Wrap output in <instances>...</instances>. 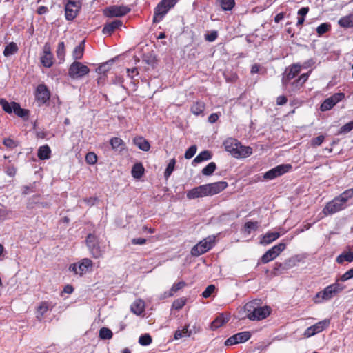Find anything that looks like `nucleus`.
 I'll list each match as a JSON object with an SVG mask.
<instances>
[{
  "label": "nucleus",
  "instance_id": "obj_6",
  "mask_svg": "<svg viewBox=\"0 0 353 353\" xmlns=\"http://www.w3.org/2000/svg\"><path fill=\"white\" fill-rule=\"evenodd\" d=\"M299 261L300 260L298 259V256H296L285 260L283 263L276 262L274 264L272 273L274 276L281 274L296 266Z\"/></svg>",
  "mask_w": 353,
  "mask_h": 353
},
{
  "label": "nucleus",
  "instance_id": "obj_8",
  "mask_svg": "<svg viewBox=\"0 0 353 353\" xmlns=\"http://www.w3.org/2000/svg\"><path fill=\"white\" fill-rule=\"evenodd\" d=\"M214 243V238L208 237L201 241L191 249V254L193 256H199L212 248Z\"/></svg>",
  "mask_w": 353,
  "mask_h": 353
},
{
  "label": "nucleus",
  "instance_id": "obj_1",
  "mask_svg": "<svg viewBox=\"0 0 353 353\" xmlns=\"http://www.w3.org/2000/svg\"><path fill=\"white\" fill-rule=\"evenodd\" d=\"M337 279L335 283L327 285L323 290L318 292L313 297L312 301L315 304H320L324 301H329L341 293L345 285L339 283Z\"/></svg>",
  "mask_w": 353,
  "mask_h": 353
},
{
  "label": "nucleus",
  "instance_id": "obj_25",
  "mask_svg": "<svg viewBox=\"0 0 353 353\" xmlns=\"http://www.w3.org/2000/svg\"><path fill=\"white\" fill-rule=\"evenodd\" d=\"M133 143L135 145H137L140 150L148 152L150 149V143L144 139L143 137H137L133 139Z\"/></svg>",
  "mask_w": 353,
  "mask_h": 353
},
{
  "label": "nucleus",
  "instance_id": "obj_42",
  "mask_svg": "<svg viewBox=\"0 0 353 353\" xmlns=\"http://www.w3.org/2000/svg\"><path fill=\"white\" fill-rule=\"evenodd\" d=\"M216 169V165L214 162L209 163L204 168H203L201 172L205 176H210Z\"/></svg>",
  "mask_w": 353,
  "mask_h": 353
},
{
  "label": "nucleus",
  "instance_id": "obj_55",
  "mask_svg": "<svg viewBox=\"0 0 353 353\" xmlns=\"http://www.w3.org/2000/svg\"><path fill=\"white\" fill-rule=\"evenodd\" d=\"M49 310V304L46 301H43L41 303L40 305L37 308V312L41 316H43L47 311Z\"/></svg>",
  "mask_w": 353,
  "mask_h": 353
},
{
  "label": "nucleus",
  "instance_id": "obj_45",
  "mask_svg": "<svg viewBox=\"0 0 353 353\" xmlns=\"http://www.w3.org/2000/svg\"><path fill=\"white\" fill-rule=\"evenodd\" d=\"M0 105H1L3 111H5L8 114H11L12 112V102L9 103L5 99H0Z\"/></svg>",
  "mask_w": 353,
  "mask_h": 353
},
{
  "label": "nucleus",
  "instance_id": "obj_34",
  "mask_svg": "<svg viewBox=\"0 0 353 353\" xmlns=\"http://www.w3.org/2000/svg\"><path fill=\"white\" fill-rule=\"evenodd\" d=\"M212 154L209 150H204L201 152L193 160L192 164L199 163L204 161H208L212 159Z\"/></svg>",
  "mask_w": 353,
  "mask_h": 353
},
{
  "label": "nucleus",
  "instance_id": "obj_13",
  "mask_svg": "<svg viewBox=\"0 0 353 353\" xmlns=\"http://www.w3.org/2000/svg\"><path fill=\"white\" fill-rule=\"evenodd\" d=\"M344 99L345 94L343 92L335 93L323 101L320 106V110L322 112L330 110L336 103Z\"/></svg>",
  "mask_w": 353,
  "mask_h": 353
},
{
  "label": "nucleus",
  "instance_id": "obj_22",
  "mask_svg": "<svg viewBox=\"0 0 353 353\" xmlns=\"http://www.w3.org/2000/svg\"><path fill=\"white\" fill-rule=\"evenodd\" d=\"M51 149L47 144L40 146L37 150V157L40 160H48L51 157Z\"/></svg>",
  "mask_w": 353,
  "mask_h": 353
},
{
  "label": "nucleus",
  "instance_id": "obj_47",
  "mask_svg": "<svg viewBox=\"0 0 353 353\" xmlns=\"http://www.w3.org/2000/svg\"><path fill=\"white\" fill-rule=\"evenodd\" d=\"M220 5L224 10H231L234 5V0H220Z\"/></svg>",
  "mask_w": 353,
  "mask_h": 353
},
{
  "label": "nucleus",
  "instance_id": "obj_26",
  "mask_svg": "<svg viewBox=\"0 0 353 353\" xmlns=\"http://www.w3.org/2000/svg\"><path fill=\"white\" fill-rule=\"evenodd\" d=\"M93 266V263L92 260L88 258H84L81 261L78 263V268L79 270V274L83 275L89 269H91Z\"/></svg>",
  "mask_w": 353,
  "mask_h": 353
},
{
  "label": "nucleus",
  "instance_id": "obj_30",
  "mask_svg": "<svg viewBox=\"0 0 353 353\" xmlns=\"http://www.w3.org/2000/svg\"><path fill=\"white\" fill-rule=\"evenodd\" d=\"M85 40H83L74 48L72 57L75 61L82 59L85 50Z\"/></svg>",
  "mask_w": 353,
  "mask_h": 353
},
{
  "label": "nucleus",
  "instance_id": "obj_50",
  "mask_svg": "<svg viewBox=\"0 0 353 353\" xmlns=\"http://www.w3.org/2000/svg\"><path fill=\"white\" fill-rule=\"evenodd\" d=\"M353 130V121H351L346 124L341 126L339 130L338 134H347Z\"/></svg>",
  "mask_w": 353,
  "mask_h": 353
},
{
  "label": "nucleus",
  "instance_id": "obj_41",
  "mask_svg": "<svg viewBox=\"0 0 353 353\" xmlns=\"http://www.w3.org/2000/svg\"><path fill=\"white\" fill-rule=\"evenodd\" d=\"M353 196V188H350L343 192L337 197L344 203Z\"/></svg>",
  "mask_w": 353,
  "mask_h": 353
},
{
  "label": "nucleus",
  "instance_id": "obj_56",
  "mask_svg": "<svg viewBox=\"0 0 353 353\" xmlns=\"http://www.w3.org/2000/svg\"><path fill=\"white\" fill-rule=\"evenodd\" d=\"M218 37V32L216 30H212L210 32H208L205 34V39L206 41L209 42H213Z\"/></svg>",
  "mask_w": 353,
  "mask_h": 353
},
{
  "label": "nucleus",
  "instance_id": "obj_43",
  "mask_svg": "<svg viewBox=\"0 0 353 353\" xmlns=\"http://www.w3.org/2000/svg\"><path fill=\"white\" fill-rule=\"evenodd\" d=\"M186 285V283L184 281H179L178 283H175L172 286L167 296H172L174 295L179 290L183 288Z\"/></svg>",
  "mask_w": 353,
  "mask_h": 353
},
{
  "label": "nucleus",
  "instance_id": "obj_17",
  "mask_svg": "<svg viewBox=\"0 0 353 353\" xmlns=\"http://www.w3.org/2000/svg\"><path fill=\"white\" fill-rule=\"evenodd\" d=\"M250 337L251 334L250 332L244 331L239 332L227 339L224 344L226 346H231L236 344L245 343L248 341Z\"/></svg>",
  "mask_w": 353,
  "mask_h": 353
},
{
  "label": "nucleus",
  "instance_id": "obj_64",
  "mask_svg": "<svg viewBox=\"0 0 353 353\" xmlns=\"http://www.w3.org/2000/svg\"><path fill=\"white\" fill-rule=\"evenodd\" d=\"M17 169L14 166L10 165L6 168V173L10 176H14L16 174Z\"/></svg>",
  "mask_w": 353,
  "mask_h": 353
},
{
  "label": "nucleus",
  "instance_id": "obj_32",
  "mask_svg": "<svg viewBox=\"0 0 353 353\" xmlns=\"http://www.w3.org/2000/svg\"><path fill=\"white\" fill-rule=\"evenodd\" d=\"M145 303L141 300L135 301L130 307L131 311L136 315H141L144 312Z\"/></svg>",
  "mask_w": 353,
  "mask_h": 353
},
{
  "label": "nucleus",
  "instance_id": "obj_35",
  "mask_svg": "<svg viewBox=\"0 0 353 353\" xmlns=\"http://www.w3.org/2000/svg\"><path fill=\"white\" fill-rule=\"evenodd\" d=\"M277 257L276 254L274 253V251L270 248L267 252H265L263 256L261 257L259 261L263 264L268 263L270 261H273Z\"/></svg>",
  "mask_w": 353,
  "mask_h": 353
},
{
  "label": "nucleus",
  "instance_id": "obj_29",
  "mask_svg": "<svg viewBox=\"0 0 353 353\" xmlns=\"http://www.w3.org/2000/svg\"><path fill=\"white\" fill-rule=\"evenodd\" d=\"M110 144L112 150L122 152L125 149V143L119 137H113L110 140Z\"/></svg>",
  "mask_w": 353,
  "mask_h": 353
},
{
  "label": "nucleus",
  "instance_id": "obj_37",
  "mask_svg": "<svg viewBox=\"0 0 353 353\" xmlns=\"http://www.w3.org/2000/svg\"><path fill=\"white\" fill-rule=\"evenodd\" d=\"M18 50L17 45L14 42H10L6 46L3 53L5 57H8L17 52Z\"/></svg>",
  "mask_w": 353,
  "mask_h": 353
},
{
  "label": "nucleus",
  "instance_id": "obj_16",
  "mask_svg": "<svg viewBox=\"0 0 353 353\" xmlns=\"http://www.w3.org/2000/svg\"><path fill=\"white\" fill-rule=\"evenodd\" d=\"M346 207L345 203L342 202L337 196L328 202L323 210L325 214H332L339 212Z\"/></svg>",
  "mask_w": 353,
  "mask_h": 353
},
{
  "label": "nucleus",
  "instance_id": "obj_15",
  "mask_svg": "<svg viewBox=\"0 0 353 353\" xmlns=\"http://www.w3.org/2000/svg\"><path fill=\"white\" fill-rule=\"evenodd\" d=\"M330 324V320L327 319L319 321L316 324L307 327L304 332V336L311 337L327 328Z\"/></svg>",
  "mask_w": 353,
  "mask_h": 353
},
{
  "label": "nucleus",
  "instance_id": "obj_38",
  "mask_svg": "<svg viewBox=\"0 0 353 353\" xmlns=\"http://www.w3.org/2000/svg\"><path fill=\"white\" fill-rule=\"evenodd\" d=\"M114 63V60L111 59L105 63H101L97 69L96 72H98L99 74H105L107 72H108L110 70V68L112 65Z\"/></svg>",
  "mask_w": 353,
  "mask_h": 353
},
{
  "label": "nucleus",
  "instance_id": "obj_7",
  "mask_svg": "<svg viewBox=\"0 0 353 353\" xmlns=\"http://www.w3.org/2000/svg\"><path fill=\"white\" fill-rule=\"evenodd\" d=\"M130 10V8L127 6L113 5L104 8L103 13L109 18L121 17L127 14Z\"/></svg>",
  "mask_w": 353,
  "mask_h": 353
},
{
  "label": "nucleus",
  "instance_id": "obj_33",
  "mask_svg": "<svg viewBox=\"0 0 353 353\" xmlns=\"http://www.w3.org/2000/svg\"><path fill=\"white\" fill-rule=\"evenodd\" d=\"M145 168L141 163H136L132 168L131 174L134 179H140L144 174Z\"/></svg>",
  "mask_w": 353,
  "mask_h": 353
},
{
  "label": "nucleus",
  "instance_id": "obj_39",
  "mask_svg": "<svg viewBox=\"0 0 353 353\" xmlns=\"http://www.w3.org/2000/svg\"><path fill=\"white\" fill-rule=\"evenodd\" d=\"M57 58L63 61L65 59V43L63 41H60L58 43L57 49L56 51Z\"/></svg>",
  "mask_w": 353,
  "mask_h": 353
},
{
  "label": "nucleus",
  "instance_id": "obj_28",
  "mask_svg": "<svg viewBox=\"0 0 353 353\" xmlns=\"http://www.w3.org/2000/svg\"><path fill=\"white\" fill-rule=\"evenodd\" d=\"M237 152H239L241 156L234 157V158H246L250 157L252 154V148L250 146L243 145L239 141L238 144Z\"/></svg>",
  "mask_w": 353,
  "mask_h": 353
},
{
  "label": "nucleus",
  "instance_id": "obj_18",
  "mask_svg": "<svg viewBox=\"0 0 353 353\" xmlns=\"http://www.w3.org/2000/svg\"><path fill=\"white\" fill-rule=\"evenodd\" d=\"M54 57L51 52V47L48 43H45L43 48V53L40 57V61L45 68H50L54 63Z\"/></svg>",
  "mask_w": 353,
  "mask_h": 353
},
{
  "label": "nucleus",
  "instance_id": "obj_48",
  "mask_svg": "<svg viewBox=\"0 0 353 353\" xmlns=\"http://www.w3.org/2000/svg\"><path fill=\"white\" fill-rule=\"evenodd\" d=\"M152 341V339L149 334H142L139 339V343L143 346L149 345Z\"/></svg>",
  "mask_w": 353,
  "mask_h": 353
},
{
  "label": "nucleus",
  "instance_id": "obj_60",
  "mask_svg": "<svg viewBox=\"0 0 353 353\" xmlns=\"http://www.w3.org/2000/svg\"><path fill=\"white\" fill-rule=\"evenodd\" d=\"M286 248V244L285 243H279L277 245H274L272 248L274 253L278 256L281 252H283Z\"/></svg>",
  "mask_w": 353,
  "mask_h": 353
},
{
  "label": "nucleus",
  "instance_id": "obj_52",
  "mask_svg": "<svg viewBox=\"0 0 353 353\" xmlns=\"http://www.w3.org/2000/svg\"><path fill=\"white\" fill-rule=\"evenodd\" d=\"M330 23H321V25L316 28V32L319 36H322L330 29Z\"/></svg>",
  "mask_w": 353,
  "mask_h": 353
},
{
  "label": "nucleus",
  "instance_id": "obj_19",
  "mask_svg": "<svg viewBox=\"0 0 353 353\" xmlns=\"http://www.w3.org/2000/svg\"><path fill=\"white\" fill-rule=\"evenodd\" d=\"M239 141L236 139L229 137L223 141V146L225 151L228 152L232 157L241 156L239 152L234 150V147H238Z\"/></svg>",
  "mask_w": 353,
  "mask_h": 353
},
{
  "label": "nucleus",
  "instance_id": "obj_59",
  "mask_svg": "<svg viewBox=\"0 0 353 353\" xmlns=\"http://www.w3.org/2000/svg\"><path fill=\"white\" fill-rule=\"evenodd\" d=\"M187 197L189 199H194L201 197V194H199V192L196 187L191 189L187 192Z\"/></svg>",
  "mask_w": 353,
  "mask_h": 353
},
{
  "label": "nucleus",
  "instance_id": "obj_9",
  "mask_svg": "<svg viewBox=\"0 0 353 353\" xmlns=\"http://www.w3.org/2000/svg\"><path fill=\"white\" fill-rule=\"evenodd\" d=\"M35 100L39 106L48 105L51 94L50 90L44 83H40L35 90Z\"/></svg>",
  "mask_w": 353,
  "mask_h": 353
},
{
  "label": "nucleus",
  "instance_id": "obj_12",
  "mask_svg": "<svg viewBox=\"0 0 353 353\" xmlns=\"http://www.w3.org/2000/svg\"><path fill=\"white\" fill-rule=\"evenodd\" d=\"M81 6L80 0H68L65 6V15L68 21L73 20Z\"/></svg>",
  "mask_w": 353,
  "mask_h": 353
},
{
  "label": "nucleus",
  "instance_id": "obj_4",
  "mask_svg": "<svg viewBox=\"0 0 353 353\" xmlns=\"http://www.w3.org/2000/svg\"><path fill=\"white\" fill-rule=\"evenodd\" d=\"M85 243L92 257L99 259L102 256L103 251L100 246L99 239L96 235L89 234L86 237Z\"/></svg>",
  "mask_w": 353,
  "mask_h": 353
},
{
  "label": "nucleus",
  "instance_id": "obj_27",
  "mask_svg": "<svg viewBox=\"0 0 353 353\" xmlns=\"http://www.w3.org/2000/svg\"><path fill=\"white\" fill-rule=\"evenodd\" d=\"M230 317L223 314H219L216 319L211 323V328L216 330L221 327L224 323L229 321Z\"/></svg>",
  "mask_w": 353,
  "mask_h": 353
},
{
  "label": "nucleus",
  "instance_id": "obj_44",
  "mask_svg": "<svg viewBox=\"0 0 353 353\" xmlns=\"http://www.w3.org/2000/svg\"><path fill=\"white\" fill-rule=\"evenodd\" d=\"M259 227V223L257 221H248L245 223V232L250 234L252 231H255L257 230Z\"/></svg>",
  "mask_w": 353,
  "mask_h": 353
},
{
  "label": "nucleus",
  "instance_id": "obj_58",
  "mask_svg": "<svg viewBox=\"0 0 353 353\" xmlns=\"http://www.w3.org/2000/svg\"><path fill=\"white\" fill-rule=\"evenodd\" d=\"M196 146L195 145H191L185 152V158L190 159L192 158L196 152Z\"/></svg>",
  "mask_w": 353,
  "mask_h": 353
},
{
  "label": "nucleus",
  "instance_id": "obj_49",
  "mask_svg": "<svg viewBox=\"0 0 353 353\" xmlns=\"http://www.w3.org/2000/svg\"><path fill=\"white\" fill-rule=\"evenodd\" d=\"M85 161L89 165H94L97 161V156L93 152H89L85 155Z\"/></svg>",
  "mask_w": 353,
  "mask_h": 353
},
{
  "label": "nucleus",
  "instance_id": "obj_62",
  "mask_svg": "<svg viewBox=\"0 0 353 353\" xmlns=\"http://www.w3.org/2000/svg\"><path fill=\"white\" fill-rule=\"evenodd\" d=\"M196 188H198L199 194H201V197L210 196V193H208L209 190H208V186L207 184L201 185Z\"/></svg>",
  "mask_w": 353,
  "mask_h": 353
},
{
  "label": "nucleus",
  "instance_id": "obj_3",
  "mask_svg": "<svg viewBox=\"0 0 353 353\" xmlns=\"http://www.w3.org/2000/svg\"><path fill=\"white\" fill-rule=\"evenodd\" d=\"M179 0H161L154 8L153 22L161 21L168 11L172 8Z\"/></svg>",
  "mask_w": 353,
  "mask_h": 353
},
{
  "label": "nucleus",
  "instance_id": "obj_63",
  "mask_svg": "<svg viewBox=\"0 0 353 353\" xmlns=\"http://www.w3.org/2000/svg\"><path fill=\"white\" fill-rule=\"evenodd\" d=\"M353 278V268L345 272L341 276L339 280L342 282L346 281Z\"/></svg>",
  "mask_w": 353,
  "mask_h": 353
},
{
  "label": "nucleus",
  "instance_id": "obj_21",
  "mask_svg": "<svg viewBox=\"0 0 353 353\" xmlns=\"http://www.w3.org/2000/svg\"><path fill=\"white\" fill-rule=\"evenodd\" d=\"M205 109V104L201 101H195L190 107V112L195 116H204V110Z\"/></svg>",
  "mask_w": 353,
  "mask_h": 353
},
{
  "label": "nucleus",
  "instance_id": "obj_36",
  "mask_svg": "<svg viewBox=\"0 0 353 353\" xmlns=\"http://www.w3.org/2000/svg\"><path fill=\"white\" fill-rule=\"evenodd\" d=\"M123 23H105L102 30V32L105 35H111V34L117 29L120 28Z\"/></svg>",
  "mask_w": 353,
  "mask_h": 353
},
{
  "label": "nucleus",
  "instance_id": "obj_24",
  "mask_svg": "<svg viewBox=\"0 0 353 353\" xmlns=\"http://www.w3.org/2000/svg\"><path fill=\"white\" fill-rule=\"evenodd\" d=\"M353 261V252L351 250H344L336 259V262L339 264H343L344 262L351 263Z\"/></svg>",
  "mask_w": 353,
  "mask_h": 353
},
{
  "label": "nucleus",
  "instance_id": "obj_31",
  "mask_svg": "<svg viewBox=\"0 0 353 353\" xmlns=\"http://www.w3.org/2000/svg\"><path fill=\"white\" fill-rule=\"evenodd\" d=\"M280 236H281V234L279 232H268L265 233L263 235V239L261 241V244H265V245L270 244L272 242H273L274 241H275L277 239H279L280 237Z\"/></svg>",
  "mask_w": 353,
  "mask_h": 353
},
{
  "label": "nucleus",
  "instance_id": "obj_51",
  "mask_svg": "<svg viewBox=\"0 0 353 353\" xmlns=\"http://www.w3.org/2000/svg\"><path fill=\"white\" fill-rule=\"evenodd\" d=\"M308 7H302L298 11L297 22H304L305 16L308 13Z\"/></svg>",
  "mask_w": 353,
  "mask_h": 353
},
{
  "label": "nucleus",
  "instance_id": "obj_23",
  "mask_svg": "<svg viewBox=\"0 0 353 353\" xmlns=\"http://www.w3.org/2000/svg\"><path fill=\"white\" fill-rule=\"evenodd\" d=\"M12 108L14 112L17 116L23 119H27L29 117V110L27 109L22 108L19 103L12 101Z\"/></svg>",
  "mask_w": 353,
  "mask_h": 353
},
{
  "label": "nucleus",
  "instance_id": "obj_20",
  "mask_svg": "<svg viewBox=\"0 0 353 353\" xmlns=\"http://www.w3.org/2000/svg\"><path fill=\"white\" fill-rule=\"evenodd\" d=\"M210 196L217 194L224 190L228 185L226 181H218L207 184Z\"/></svg>",
  "mask_w": 353,
  "mask_h": 353
},
{
  "label": "nucleus",
  "instance_id": "obj_14",
  "mask_svg": "<svg viewBox=\"0 0 353 353\" xmlns=\"http://www.w3.org/2000/svg\"><path fill=\"white\" fill-rule=\"evenodd\" d=\"M310 73V72L302 74L299 78L289 81L288 86L285 88L292 94L296 93L307 81Z\"/></svg>",
  "mask_w": 353,
  "mask_h": 353
},
{
  "label": "nucleus",
  "instance_id": "obj_46",
  "mask_svg": "<svg viewBox=\"0 0 353 353\" xmlns=\"http://www.w3.org/2000/svg\"><path fill=\"white\" fill-rule=\"evenodd\" d=\"M112 336V332L109 328L102 327L99 330V337L101 339H110Z\"/></svg>",
  "mask_w": 353,
  "mask_h": 353
},
{
  "label": "nucleus",
  "instance_id": "obj_57",
  "mask_svg": "<svg viewBox=\"0 0 353 353\" xmlns=\"http://www.w3.org/2000/svg\"><path fill=\"white\" fill-rule=\"evenodd\" d=\"M216 287L214 285H209L205 290L202 292V296L203 298L210 297L215 291Z\"/></svg>",
  "mask_w": 353,
  "mask_h": 353
},
{
  "label": "nucleus",
  "instance_id": "obj_40",
  "mask_svg": "<svg viewBox=\"0 0 353 353\" xmlns=\"http://www.w3.org/2000/svg\"><path fill=\"white\" fill-rule=\"evenodd\" d=\"M175 164L176 159L174 158L170 160V162L168 163L166 169L164 172V177L166 180L170 176L172 172L174 171Z\"/></svg>",
  "mask_w": 353,
  "mask_h": 353
},
{
  "label": "nucleus",
  "instance_id": "obj_61",
  "mask_svg": "<svg viewBox=\"0 0 353 353\" xmlns=\"http://www.w3.org/2000/svg\"><path fill=\"white\" fill-rule=\"evenodd\" d=\"M325 139V137L323 135H319L316 137L313 138L311 140V145L312 147H317L322 144Z\"/></svg>",
  "mask_w": 353,
  "mask_h": 353
},
{
  "label": "nucleus",
  "instance_id": "obj_10",
  "mask_svg": "<svg viewBox=\"0 0 353 353\" xmlns=\"http://www.w3.org/2000/svg\"><path fill=\"white\" fill-rule=\"evenodd\" d=\"M292 168L290 164H281L279 165L270 170L267 171L263 174V178L266 180H272L279 176L288 173Z\"/></svg>",
  "mask_w": 353,
  "mask_h": 353
},
{
  "label": "nucleus",
  "instance_id": "obj_5",
  "mask_svg": "<svg viewBox=\"0 0 353 353\" xmlns=\"http://www.w3.org/2000/svg\"><path fill=\"white\" fill-rule=\"evenodd\" d=\"M89 72L90 68L77 61H74L68 69V75L73 79H81Z\"/></svg>",
  "mask_w": 353,
  "mask_h": 353
},
{
  "label": "nucleus",
  "instance_id": "obj_11",
  "mask_svg": "<svg viewBox=\"0 0 353 353\" xmlns=\"http://www.w3.org/2000/svg\"><path fill=\"white\" fill-rule=\"evenodd\" d=\"M301 66L299 63H293L287 68L283 74L282 85L287 87L289 81L294 79L301 72Z\"/></svg>",
  "mask_w": 353,
  "mask_h": 353
},
{
  "label": "nucleus",
  "instance_id": "obj_53",
  "mask_svg": "<svg viewBox=\"0 0 353 353\" xmlns=\"http://www.w3.org/2000/svg\"><path fill=\"white\" fill-rule=\"evenodd\" d=\"M186 299L184 298H179L175 300L172 303V307L176 310H181L185 304Z\"/></svg>",
  "mask_w": 353,
  "mask_h": 353
},
{
  "label": "nucleus",
  "instance_id": "obj_54",
  "mask_svg": "<svg viewBox=\"0 0 353 353\" xmlns=\"http://www.w3.org/2000/svg\"><path fill=\"white\" fill-rule=\"evenodd\" d=\"M3 144L8 149H13L18 145V143L14 140L10 138H6L3 141Z\"/></svg>",
  "mask_w": 353,
  "mask_h": 353
},
{
  "label": "nucleus",
  "instance_id": "obj_2",
  "mask_svg": "<svg viewBox=\"0 0 353 353\" xmlns=\"http://www.w3.org/2000/svg\"><path fill=\"white\" fill-rule=\"evenodd\" d=\"M255 301H250L244 306L245 312H247L246 316L251 321H259L265 319L270 314L271 310L270 307L256 306Z\"/></svg>",
  "mask_w": 353,
  "mask_h": 353
}]
</instances>
